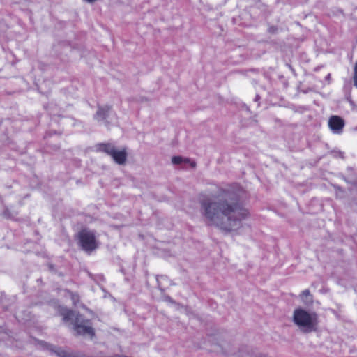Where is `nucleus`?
<instances>
[{"instance_id": "nucleus-7", "label": "nucleus", "mask_w": 357, "mask_h": 357, "mask_svg": "<svg viewBox=\"0 0 357 357\" xmlns=\"http://www.w3.org/2000/svg\"><path fill=\"white\" fill-rule=\"evenodd\" d=\"M112 107L109 105L98 106V110L94 115V119L98 121H106L110 112Z\"/></svg>"}, {"instance_id": "nucleus-18", "label": "nucleus", "mask_w": 357, "mask_h": 357, "mask_svg": "<svg viewBox=\"0 0 357 357\" xmlns=\"http://www.w3.org/2000/svg\"><path fill=\"white\" fill-rule=\"evenodd\" d=\"M339 155H340V156L341 158H343V153H342L340 152V153H339Z\"/></svg>"}, {"instance_id": "nucleus-6", "label": "nucleus", "mask_w": 357, "mask_h": 357, "mask_svg": "<svg viewBox=\"0 0 357 357\" xmlns=\"http://www.w3.org/2000/svg\"><path fill=\"white\" fill-rule=\"evenodd\" d=\"M344 125V119L339 116H332L328 120V126L335 134H341Z\"/></svg>"}, {"instance_id": "nucleus-14", "label": "nucleus", "mask_w": 357, "mask_h": 357, "mask_svg": "<svg viewBox=\"0 0 357 357\" xmlns=\"http://www.w3.org/2000/svg\"><path fill=\"white\" fill-rule=\"evenodd\" d=\"M58 355L61 357H66V352L63 351H61L60 352H58Z\"/></svg>"}, {"instance_id": "nucleus-12", "label": "nucleus", "mask_w": 357, "mask_h": 357, "mask_svg": "<svg viewBox=\"0 0 357 357\" xmlns=\"http://www.w3.org/2000/svg\"><path fill=\"white\" fill-rule=\"evenodd\" d=\"M3 215L4 217L7 218H10L12 217L10 213V211L8 209V208H6L3 212Z\"/></svg>"}, {"instance_id": "nucleus-3", "label": "nucleus", "mask_w": 357, "mask_h": 357, "mask_svg": "<svg viewBox=\"0 0 357 357\" xmlns=\"http://www.w3.org/2000/svg\"><path fill=\"white\" fill-rule=\"evenodd\" d=\"M63 320L70 321L73 324L74 330L79 335H94L93 328L89 320L84 319L83 316L72 310H66L63 313Z\"/></svg>"}, {"instance_id": "nucleus-1", "label": "nucleus", "mask_w": 357, "mask_h": 357, "mask_svg": "<svg viewBox=\"0 0 357 357\" xmlns=\"http://www.w3.org/2000/svg\"><path fill=\"white\" fill-rule=\"evenodd\" d=\"M199 204L206 224L226 231L240 227L249 215L240 202L238 192L231 188H220L216 194L201 199Z\"/></svg>"}, {"instance_id": "nucleus-8", "label": "nucleus", "mask_w": 357, "mask_h": 357, "mask_svg": "<svg viewBox=\"0 0 357 357\" xmlns=\"http://www.w3.org/2000/svg\"><path fill=\"white\" fill-rule=\"evenodd\" d=\"M300 298L305 305L310 306L313 303V296L309 289H305L300 294Z\"/></svg>"}, {"instance_id": "nucleus-2", "label": "nucleus", "mask_w": 357, "mask_h": 357, "mask_svg": "<svg viewBox=\"0 0 357 357\" xmlns=\"http://www.w3.org/2000/svg\"><path fill=\"white\" fill-rule=\"evenodd\" d=\"M293 322L304 333H310L317 330L319 317L316 312L298 307L293 312Z\"/></svg>"}, {"instance_id": "nucleus-13", "label": "nucleus", "mask_w": 357, "mask_h": 357, "mask_svg": "<svg viewBox=\"0 0 357 357\" xmlns=\"http://www.w3.org/2000/svg\"><path fill=\"white\" fill-rule=\"evenodd\" d=\"M268 31L271 33H275L277 32V28L275 26H271L268 29Z\"/></svg>"}, {"instance_id": "nucleus-9", "label": "nucleus", "mask_w": 357, "mask_h": 357, "mask_svg": "<svg viewBox=\"0 0 357 357\" xmlns=\"http://www.w3.org/2000/svg\"><path fill=\"white\" fill-rule=\"evenodd\" d=\"M172 162L174 164V165H180L183 162L184 163H190V165L192 167H195V165H196V163L194 161H190V160L189 158H183L181 156H174L172 157Z\"/></svg>"}, {"instance_id": "nucleus-16", "label": "nucleus", "mask_w": 357, "mask_h": 357, "mask_svg": "<svg viewBox=\"0 0 357 357\" xmlns=\"http://www.w3.org/2000/svg\"><path fill=\"white\" fill-rule=\"evenodd\" d=\"M86 1L89 2V3H93L95 2L96 0H85Z\"/></svg>"}, {"instance_id": "nucleus-10", "label": "nucleus", "mask_w": 357, "mask_h": 357, "mask_svg": "<svg viewBox=\"0 0 357 357\" xmlns=\"http://www.w3.org/2000/svg\"><path fill=\"white\" fill-rule=\"evenodd\" d=\"M354 85L357 88V62L355 63L354 68Z\"/></svg>"}, {"instance_id": "nucleus-11", "label": "nucleus", "mask_w": 357, "mask_h": 357, "mask_svg": "<svg viewBox=\"0 0 357 357\" xmlns=\"http://www.w3.org/2000/svg\"><path fill=\"white\" fill-rule=\"evenodd\" d=\"M71 299L73 302V303L75 305L77 302L79 301V297L76 294H71Z\"/></svg>"}, {"instance_id": "nucleus-4", "label": "nucleus", "mask_w": 357, "mask_h": 357, "mask_svg": "<svg viewBox=\"0 0 357 357\" xmlns=\"http://www.w3.org/2000/svg\"><path fill=\"white\" fill-rule=\"evenodd\" d=\"M98 150L110 155L115 162L119 165H123L126 161L127 153L126 149L118 151L111 144H100L98 145Z\"/></svg>"}, {"instance_id": "nucleus-5", "label": "nucleus", "mask_w": 357, "mask_h": 357, "mask_svg": "<svg viewBox=\"0 0 357 357\" xmlns=\"http://www.w3.org/2000/svg\"><path fill=\"white\" fill-rule=\"evenodd\" d=\"M80 245L83 250L91 252L97 248V243L93 231L86 229L82 230L79 233Z\"/></svg>"}, {"instance_id": "nucleus-17", "label": "nucleus", "mask_w": 357, "mask_h": 357, "mask_svg": "<svg viewBox=\"0 0 357 357\" xmlns=\"http://www.w3.org/2000/svg\"><path fill=\"white\" fill-rule=\"evenodd\" d=\"M256 357H266L265 355H263V354H259Z\"/></svg>"}, {"instance_id": "nucleus-15", "label": "nucleus", "mask_w": 357, "mask_h": 357, "mask_svg": "<svg viewBox=\"0 0 357 357\" xmlns=\"http://www.w3.org/2000/svg\"><path fill=\"white\" fill-rule=\"evenodd\" d=\"M166 301H169L170 303H174V301L169 296H167L166 298Z\"/></svg>"}]
</instances>
